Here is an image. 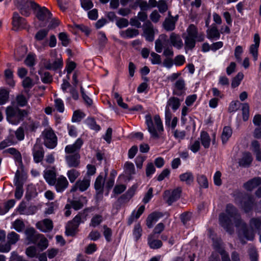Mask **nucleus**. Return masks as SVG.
<instances>
[{
	"instance_id": "f257e3e1",
	"label": "nucleus",
	"mask_w": 261,
	"mask_h": 261,
	"mask_svg": "<svg viewBox=\"0 0 261 261\" xmlns=\"http://www.w3.org/2000/svg\"><path fill=\"white\" fill-rule=\"evenodd\" d=\"M226 213H222L219 215L220 224L227 232L231 234L234 232V228L231 218H232L236 227L238 228V235L242 244H246L244 238L252 241L254 237L252 230L247 228L246 224L242 220L238 210L231 204H228L226 207Z\"/></svg>"
},
{
	"instance_id": "f03ea898",
	"label": "nucleus",
	"mask_w": 261,
	"mask_h": 261,
	"mask_svg": "<svg viewBox=\"0 0 261 261\" xmlns=\"http://www.w3.org/2000/svg\"><path fill=\"white\" fill-rule=\"evenodd\" d=\"M148 130L150 133V140L156 141L162 138L164 132V127L158 115L151 118L150 114H148Z\"/></svg>"
},
{
	"instance_id": "7ed1b4c3",
	"label": "nucleus",
	"mask_w": 261,
	"mask_h": 261,
	"mask_svg": "<svg viewBox=\"0 0 261 261\" xmlns=\"http://www.w3.org/2000/svg\"><path fill=\"white\" fill-rule=\"evenodd\" d=\"M234 200L236 203L238 204L245 213H248L252 210L254 199L253 197L249 194L238 192L235 195Z\"/></svg>"
},
{
	"instance_id": "20e7f679",
	"label": "nucleus",
	"mask_w": 261,
	"mask_h": 261,
	"mask_svg": "<svg viewBox=\"0 0 261 261\" xmlns=\"http://www.w3.org/2000/svg\"><path fill=\"white\" fill-rule=\"evenodd\" d=\"M6 113L7 120L13 124L18 123L27 115V112L25 110L14 108L11 106L6 108Z\"/></svg>"
},
{
	"instance_id": "39448f33",
	"label": "nucleus",
	"mask_w": 261,
	"mask_h": 261,
	"mask_svg": "<svg viewBox=\"0 0 261 261\" xmlns=\"http://www.w3.org/2000/svg\"><path fill=\"white\" fill-rule=\"evenodd\" d=\"M17 6L22 15L28 16L30 14L29 7L36 9V7H39V5L31 0H17Z\"/></svg>"
},
{
	"instance_id": "423d86ee",
	"label": "nucleus",
	"mask_w": 261,
	"mask_h": 261,
	"mask_svg": "<svg viewBox=\"0 0 261 261\" xmlns=\"http://www.w3.org/2000/svg\"><path fill=\"white\" fill-rule=\"evenodd\" d=\"M45 145L49 148H54L57 144V138L53 130L46 129L43 133Z\"/></svg>"
},
{
	"instance_id": "0eeeda50",
	"label": "nucleus",
	"mask_w": 261,
	"mask_h": 261,
	"mask_svg": "<svg viewBox=\"0 0 261 261\" xmlns=\"http://www.w3.org/2000/svg\"><path fill=\"white\" fill-rule=\"evenodd\" d=\"M82 222L81 215H76L66 226L65 233L67 236H74L76 234L80 224Z\"/></svg>"
},
{
	"instance_id": "6e6552de",
	"label": "nucleus",
	"mask_w": 261,
	"mask_h": 261,
	"mask_svg": "<svg viewBox=\"0 0 261 261\" xmlns=\"http://www.w3.org/2000/svg\"><path fill=\"white\" fill-rule=\"evenodd\" d=\"M181 189L180 188H177L174 189L171 193L170 191L166 190L164 193V199L166 200L168 205H170L173 202L179 198Z\"/></svg>"
},
{
	"instance_id": "1a4fd4ad",
	"label": "nucleus",
	"mask_w": 261,
	"mask_h": 261,
	"mask_svg": "<svg viewBox=\"0 0 261 261\" xmlns=\"http://www.w3.org/2000/svg\"><path fill=\"white\" fill-rule=\"evenodd\" d=\"M24 234L28 244H37L39 238L41 237V234L38 233L33 227L27 228L24 231Z\"/></svg>"
},
{
	"instance_id": "9d476101",
	"label": "nucleus",
	"mask_w": 261,
	"mask_h": 261,
	"mask_svg": "<svg viewBox=\"0 0 261 261\" xmlns=\"http://www.w3.org/2000/svg\"><path fill=\"white\" fill-rule=\"evenodd\" d=\"M36 12L37 18L41 21H47L48 19L51 18L52 15L51 12L45 7H36L35 9Z\"/></svg>"
},
{
	"instance_id": "9b49d317",
	"label": "nucleus",
	"mask_w": 261,
	"mask_h": 261,
	"mask_svg": "<svg viewBox=\"0 0 261 261\" xmlns=\"http://www.w3.org/2000/svg\"><path fill=\"white\" fill-rule=\"evenodd\" d=\"M63 66L62 57H57L54 60H46L44 62V67L48 70H56L61 68Z\"/></svg>"
},
{
	"instance_id": "f8f14e48",
	"label": "nucleus",
	"mask_w": 261,
	"mask_h": 261,
	"mask_svg": "<svg viewBox=\"0 0 261 261\" xmlns=\"http://www.w3.org/2000/svg\"><path fill=\"white\" fill-rule=\"evenodd\" d=\"M90 179L87 178H84L82 180H77L75 185L72 187L70 190L71 192H74L77 189L81 191H86L90 186Z\"/></svg>"
},
{
	"instance_id": "ddd939ff",
	"label": "nucleus",
	"mask_w": 261,
	"mask_h": 261,
	"mask_svg": "<svg viewBox=\"0 0 261 261\" xmlns=\"http://www.w3.org/2000/svg\"><path fill=\"white\" fill-rule=\"evenodd\" d=\"M209 236L213 242V246L215 249L219 253L221 250H224L223 247V242L221 239L218 237L215 232L211 229L209 230Z\"/></svg>"
},
{
	"instance_id": "4468645a",
	"label": "nucleus",
	"mask_w": 261,
	"mask_h": 261,
	"mask_svg": "<svg viewBox=\"0 0 261 261\" xmlns=\"http://www.w3.org/2000/svg\"><path fill=\"white\" fill-rule=\"evenodd\" d=\"M36 227L41 231L46 232L51 231L53 228V224L51 220L45 219L36 224Z\"/></svg>"
},
{
	"instance_id": "2eb2a0df",
	"label": "nucleus",
	"mask_w": 261,
	"mask_h": 261,
	"mask_svg": "<svg viewBox=\"0 0 261 261\" xmlns=\"http://www.w3.org/2000/svg\"><path fill=\"white\" fill-rule=\"evenodd\" d=\"M261 185V177H254L243 184V187L248 191H252Z\"/></svg>"
},
{
	"instance_id": "dca6fc26",
	"label": "nucleus",
	"mask_w": 261,
	"mask_h": 261,
	"mask_svg": "<svg viewBox=\"0 0 261 261\" xmlns=\"http://www.w3.org/2000/svg\"><path fill=\"white\" fill-rule=\"evenodd\" d=\"M54 185L57 192H62L67 188L68 181L65 177L60 176L56 179Z\"/></svg>"
},
{
	"instance_id": "f3484780",
	"label": "nucleus",
	"mask_w": 261,
	"mask_h": 261,
	"mask_svg": "<svg viewBox=\"0 0 261 261\" xmlns=\"http://www.w3.org/2000/svg\"><path fill=\"white\" fill-rule=\"evenodd\" d=\"M44 156V151L42 147L36 144L33 148V157L35 162L37 163L41 162Z\"/></svg>"
},
{
	"instance_id": "a211bd4d",
	"label": "nucleus",
	"mask_w": 261,
	"mask_h": 261,
	"mask_svg": "<svg viewBox=\"0 0 261 261\" xmlns=\"http://www.w3.org/2000/svg\"><path fill=\"white\" fill-rule=\"evenodd\" d=\"M48 32V29H41L36 33L35 36V39L36 41L38 42L43 41L42 43L43 46H46L47 44V36Z\"/></svg>"
},
{
	"instance_id": "6ab92c4d",
	"label": "nucleus",
	"mask_w": 261,
	"mask_h": 261,
	"mask_svg": "<svg viewBox=\"0 0 261 261\" xmlns=\"http://www.w3.org/2000/svg\"><path fill=\"white\" fill-rule=\"evenodd\" d=\"M169 40L171 44L178 49L181 48L183 46L182 41L178 34L174 32L171 33Z\"/></svg>"
},
{
	"instance_id": "aec40b11",
	"label": "nucleus",
	"mask_w": 261,
	"mask_h": 261,
	"mask_svg": "<svg viewBox=\"0 0 261 261\" xmlns=\"http://www.w3.org/2000/svg\"><path fill=\"white\" fill-rule=\"evenodd\" d=\"M80 155L78 153L69 155L66 156V160L69 167H76L80 164Z\"/></svg>"
},
{
	"instance_id": "412c9836",
	"label": "nucleus",
	"mask_w": 261,
	"mask_h": 261,
	"mask_svg": "<svg viewBox=\"0 0 261 261\" xmlns=\"http://www.w3.org/2000/svg\"><path fill=\"white\" fill-rule=\"evenodd\" d=\"M44 177L46 182L50 185L53 186L56 181V173L54 170H46L44 172Z\"/></svg>"
},
{
	"instance_id": "4be33fe9",
	"label": "nucleus",
	"mask_w": 261,
	"mask_h": 261,
	"mask_svg": "<svg viewBox=\"0 0 261 261\" xmlns=\"http://www.w3.org/2000/svg\"><path fill=\"white\" fill-rule=\"evenodd\" d=\"M83 144V142L82 140L79 138L74 144L66 146L65 151L67 153L75 152L80 150Z\"/></svg>"
},
{
	"instance_id": "5701e85b",
	"label": "nucleus",
	"mask_w": 261,
	"mask_h": 261,
	"mask_svg": "<svg viewBox=\"0 0 261 261\" xmlns=\"http://www.w3.org/2000/svg\"><path fill=\"white\" fill-rule=\"evenodd\" d=\"M13 24L17 28H24L25 25V19L21 17L17 13H14L13 17Z\"/></svg>"
},
{
	"instance_id": "b1692460",
	"label": "nucleus",
	"mask_w": 261,
	"mask_h": 261,
	"mask_svg": "<svg viewBox=\"0 0 261 261\" xmlns=\"http://www.w3.org/2000/svg\"><path fill=\"white\" fill-rule=\"evenodd\" d=\"M163 216V214L160 212L155 211L149 214L148 216L149 223H148V227H151L152 226V223L155 222L158 220Z\"/></svg>"
},
{
	"instance_id": "393cba45",
	"label": "nucleus",
	"mask_w": 261,
	"mask_h": 261,
	"mask_svg": "<svg viewBox=\"0 0 261 261\" xmlns=\"http://www.w3.org/2000/svg\"><path fill=\"white\" fill-rule=\"evenodd\" d=\"M252 161L251 155L249 152L243 154L242 158L239 161V164L240 166L247 167L249 166Z\"/></svg>"
},
{
	"instance_id": "a878e982",
	"label": "nucleus",
	"mask_w": 261,
	"mask_h": 261,
	"mask_svg": "<svg viewBox=\"0 0 261 261\" xmlns=\"http://www.w3.org/2000/svg\"><path fill=\"white\" fill-rule=\"evenodd\" d=\"M145 210V206L144 205H141L138 208L136 214H135V212L134 211L133 213L132 214L131 216L129 217L127 223L128 225H131L133 222L134 221L135 219H138L141 215L143 213V212Z\"/></svg>"
},
{
	"instance_id": "bb28decb",
	"label": "nucleus",
	"mask_w": 261,
	"mask_h": 261,
	"mask_svg": "<svg viewBox=\"0 0 261 261\" xmlns=\"http://www.w3.org/2000/svg\"><path fill=\"white\" fill-rule=\"evenodd\" d=\"M232 134V130L230 126H226L223 128L221 135V140L223 144L227 142L229 138L231 136Z\"/></svg>"
},
{
	"instance_id": "cd10ccee",
	"label": "nucleus",
	"mask_w": 261,
	"mask_h": 261,
	"mask_svg": "<svg viewBox=\"0 0 261 261\" xmlns=\"http://www.w3.org/2000/svg\"><path fill=\"white\" fill-rule=\"evenodd\" d=\"M163 28L168 32H171L175 29V21L171 18H165L162 24Z\"/></svg>"
},
{
	"instance_id": "c85d7f7f",
	"label": "nucleus",
	"mask_w": 261,
	"mask_h": 261,
	"mask_svg": "<svg viewBox=\"0 0 261 261\" xmlns=\"http://www.w3.org/2000/svg\"><path fill=\"white\" fill-rule=\"evenodd\" d=\"M206 33L208 39H219L220 36V34L215 25H213L210 29H208Z\"/></svg>"
},
{
	"instance_id": "c756f323",
	"label": "nucleus",
	"mask_w": 261,
	"mask_h": 261,
	"mask_svg": "<svg viewBox=\"0 0 261 261\" xmlns=\"http://www.w3.org/2000/svg\"><path fill=\"white\" fill-rule=\"evenodd\" d=\"M139 34V32L136 29L128 28L125 31H121L120 35L124 38H133Z\"/></svg>"
},
{
	"instance_id": "7c9ffc66",
	"label": "nucleus",
	"mask_w": 261,
	"mask_h": 261,
	"mask_svg": "<svg viewBox=\"0 0 261 261\" xmlns=\"http://www.w3.org/2000/svg\"><path fill=\"white\" fill-rule=\"evenodd\" d=\"M105 183V179L101 175H99L96 179L94 187L96 191H99V193H102Z\"/></svg>"
},
{
	"instance_id": "2f4dec72",
	"label": "nucleus",
	"mask_w": 261,
	"mask_h": 261,
	"mask_svg": "<svg viewBox=\"0 0 261 261\" xmlns=\"http://www.w3.org/2000/svg\"><path fill=\"white\" fill-rule=\"evenodd\" d=\"M169 106L171 107L173 110H176L180 106L179 99L175 97L170 98L168 101L166 107L169 108Z\"/></svg>"
},
{
	"instance_id": "473e14b6",
	"label": "nucleus",
	"mask_w": 261,
	"mask_h": 261,
	"mask_svg": "<svg viewBox=\"0 0 261 261\" xmlns=\"http://www.w3.org/2000/svg\"><path fill=\"white\" fill-rule=\"evenodd\" d=\"M200 137L202 145L205 148H208L211 142V139L208 134L206 132L202 131Z\"/></svg>"
},
{
	"instance_id": "72a5a7b5",
	"label": "nucleus",
	"mask_w": 261,
	"mask_h": 261,
	"mask_svg": "<svg viewBox=\"0 0 261 261\" xmlns=\"http://www.w3.org/2000/svg\"><path fill=\"white\" fill-rule=\"evenodd\" d=\"M180 180L185 181L187 184L190 185L194 181V176L191 172H186L179 176Z\"/></svg>"
},
{
	"instance_id": "f704fd0d",
	"label": "nucleus",
	"mask_w": 261,
	"mask_h": 261,
	"mask_svg": "<svg viewBox=\"0 0 261 261\" xmlns=\"http://www.w3.org/2000/svg\"><path fill=\"white\" fill-rule=\"evenodd\" d=\"M7 242L11 245L16 244L19 240V235L14 231H12L7 234Z\"/></svg>"
},
{
	"instance_id": "c9c22d12",
	"label": "nucleus",
	"mask_w": 261,
	"mask_h": 261,
	"mask_svg": "<svg viewBox=\"0 0 261 261\" xmlns=\"http://www.w3.org/2000/svg\"><path fill=\"white\" fill-rule=\"evenodd\" d=\"M165 225L163 223H160L156 225L153 229V233L150 235V240L152 238H156L158 235L164 229Z\"/></svg>"
},
{
	"instance_id": "e433bc0d",
	"label": "nucleus",
	"mask_w": 261,
	"mask_h": 261,
	"mask_svg": "<svg viewBox=\"0 0 261 261\" xmlns=\"http://www.w3.org/2000/svg\"><path fill=\"white\" fill-rule=\"evenodd\" d=\"M12 227L17 232H22L25 228V224L23 221L20 219H16L12 223Z\"/></svg>"
},
{
	"instance_id": "4c0bfd02",
	"label": "nucleus",
	"mask_w": 261,
	"mask_h": 261,
	"mask_svg": "<svg viewBox=\"0 0 261 261\" xmlns=\"http://www.w3.org/2000/svg\"><path fill=\"white\" fill-rule=\"evenodd\" d=\"M9 93L5 89H0V105H4L9 99Z\"/></svg>"
},
{
	"instance_id": "58836bf2",
	"label": "nucleus",
	"mask_w": 261,
	"mask_h": 261,
	"mask_svg": "<svg viewBox=\"0 0 261 261\" xmlns=\"http://www.w3.org/2000/svg\"><path fill=\"white\" fill-rule=\"evenodd\" d=\"M182 37L185 39L186 47L190 49H193L195 46L196 38L190 37L187 36L185 37H184V35L182 36Z\"/></svg>"
},
{
	"instance_id": "ea45409f",
	"label": "nucleus",
	"mask_w": 261,
	"mask_h": 261,
	"mask_svg": "<svg viewBox=\"0 0 261 261\" xmlns=\"http://www.w3.org/2000/svg\"><path fill=\"white\" fill-rule=\"evenodd\" d=\"M188 35L187 36L197 38L198 30L194 24H190L187 30Z\"/></svg>"
},
{
	"instance_id": "a19ab883",
	"label": "nucleus",
	"mask_w": 261,
	"mask_h": 261,
	"mask_svg": "<svg viewBox=\"0 0 261 261\" xmlns=\"http://www.w3.org/2000/svg\"><path fill=\"white\" fill-rule=\"evenodd\" d=\"M128 195L126 193L122 195L115 203L114 206H116V208L118 210L120 207L121 204L128 201L131 198H128Z\"/></svg>"
},
{
	"instance_id": "79ce46f5",
	"label": "nucleus",
	"mask_w": 261,
	"mask_h": 261,
	"mask_svg": "<svg viewBox=\"0 0 261 261\" xmlns=\"http://www.w3.org/2000/svg\"><path fill=\"white\" fill-rule=\"evenodd\" d=\"M26 53L27 49L25 48L22 47L19 48L17 51L14 53L15 60L18 61H21L24 57Z\"/></svg>"
},
{
	"instance_id": "37998d69",
	"label": "nucleus",
	"mask_w": 261,
	"mask_h": 261,
	"mask_svg": "<svg viewBox=\"0 0 261 261\" xmlns=\"http://www.w3.org/2000/svg\"><path fill=\"white\" fill-rule=\"evenodd\" d=\"M59 39L62 42V45L67 46L70 43V39L68 35L65 32H62L59 34Z\"/></svg>"
},
{
	"instance_id": "c03bdc74",
	"label": "nucleus",
	"mask_w": 261,
	"mask_h": 261,
	"mask_svg": "<svg viewBox=\"0 0 261 261\" xmlns=\"http://www.w3.org/2000/svg\"><path fill=\"white\" fill-rule=\"evenodd\" d=\"M67 175L70 181L72 183L79 176L80 173L75 169H71L68 171Z\"/></svg>"
},
{
	"instance_id": "a18cd8bd",
	"label": "nucleus",
	"mask_w": 261,
	"mask_h": 261,
	"mask_svg": "<svg viewBox=\"0 0 261 261\" xmlns=\"http://www.w3.org/2000/svg\"><path fill=\"white\" fill-rule=\"evenodd\" d=\"M250 226L252 229H259L261 227V218H253L250 220Z\"/></svg>"
},
{
	"instance_id": "49530a36",
	"label": "nucleus",
	"mask_w": 261,
	"mask_h": 261,
	"mask_svg": "<svg viewBox=\"0 0 261 261\" xmlns=\"http://www.w3.org/2000/svg\"><path fill=\"white\" fill-rule=\"evenodd\" d=\"M25 64L29 67H33L35 64V55L30 53L24 60Z\"/></svg>"
},
{
	"instance_id": "de8ad7c7",
	"label": "nucleus",
	"mask_w": 261,
	"mask_h": 261,
	"mask_svg": "<svg viewBox=\"0 0 261 261\" xmlns=\"http://www.w3.org/2000/svg\"><path fill=\"white\" fill-rule=\"evenodd\" d=\"M197 181L202 188H207L208 186V181L206 177L204 175H201L197 176Z\"/></svg>"
},
{
	"instance_id": "09e8293b",
	"label": "nucleus",
	"mask_w": 261,
	"mask_h": 261,
	"mask_svg": "<svg viewBox=\"0 0 261 261\" xmlns=\"http://www.w3.org/2000/svg\"><path fill=\"white\" fill-rule=\"evenodd\" d=\"M155 31L151 22L148 20V41H152L154 40Z\"/></svg>"
},
{
	"instance_id": "8fccbe9b",
	"label": "nucleus",
	"mask_w": 261,
	"mask_h": 261,
	"mask_svg": "<svg viewBox=\"0 0 261 261\" xmlns=\"http://www.w3.org/2000/svg\"><path fill=\"white\" fill-rule=\"evenodd\" d=\"M242 115L244 121H246L248 119L249 116V107L248 103H244L242 105Z\"/></svg>"
},
{
	"instance_id": "3c124183",
	"label": "nucleus",
	"mask_w": 261,
	"mask_h": 261,
	"mask_svg": "<svg viewBox=\"0 0 261 261\" xmlns=\"http://www.w3.org/2000/svg\"><path fill=\"white\" fill-rule=\"evenodd\" d=\"M160 39H158L155 41V50L158 53H161L162 50V43L161 39L166 40L167 39V35L162 34L160 36Z\"/></svg>"
},
{
	"instance_id": "603ef678",
	"label": "nucleus",
	"mask_w": 261,
	"mask_h": 261,
	"mask_svg": "<svg viewBox=\"0 0 261 261\" xmlns=\"http://www.w3.org/2000/svg\"><path fill=\"white\" fill-rule=\"evenodd\" d=\"M243 76L244 75L242 73H238V74L232 80V87L236 88L238 87L240 85V82L243 79Z\"/></svg>"
},
{
	"instance_id": "864d4df0",
	"label": "nucleus",
	"mask_w": 261,
	"mask_h": 261,
	"mask_svg": "<svg viewBox=\"0 0 261 261\" xmlns=\"http://www.w3.org/2000/svg\"><path fill=\"white\" fill-rule=\"evenodd\" d=\"M102 221V216L99 215H96L92 218L90 225L94 227H95L98 225H99Z\"/></svg>"
},
{
	"instance_id": "5fc2aeb1",
	"label": "nucleus",
	"mask_w": 261,
	"mask_h": 261,
	"mask_svg": "<svg viewBox=\"0 0 261 261\" xmlns=\"http://www.w3.org/2000/svg\"><path fill=\"white\" fill-rule=\"evenodd\" d=\"M126 174L131 175L135 173V167L132 163L127 162L124 165Z\"/></svg>"
},
{
	"instance_id": "6e6d98bb",
	"label": "nucleus",
	"mask_w": 261,
	"mask_h": 261,
	"mask_svg": "<svg viewBox=\"0 0 261 261\" xmlns=\"http://www.w3.org/2000/svg\"><path fill=\"white\" fill-rule=\"evenodd\" d=\"M37 243L38 246L40 247L41 250H44L48 246V241L42 234H41V237L39 238V241Z\"/></svg>"
},
{
	"instance_id": "4d7b16f0",
	"label": "nucleus",
	"mask_w": 261,
	"mask_h": 261,
	"mask_svg": "<svg viewBox=\"0 0 261 261\" xmlns=\"http://www.w3.org/2000/svg\"><path fill=\"white\" fill-rule=\"evenodd\" d=\"M39 74L41 75V80L44 83L48 84L51 82L53 78L48 72H45L43 73L39 72Z\"/></svg>"
},
{
	"instance_id": "13d9d810",
	"label": "nucleus",
	"mask_w": 261,
	"mask_h": 261,
	"mask_svg": "<svg viewBox=\"0 0 261 261\" xmlns=\"http://www.w3.org/2000/svg\"><path fill=\"white\" fill-rule=\"evenodd\" d=\"M248 254L251 261H257L258 253L256 248L251 247L248 250Z\"/></svg>"
},
{
	"instance_id": "bf43d9fd",
	"label": "nucleus",
	"mask_w": 261,
	"mask_h": 261,
	"mask_svg": "<svg viewBox=\"0 0 261 261\" xmlns=\"http://www.w3.org/2000/svg\"><path fill=\"white\" fill-rule=\"evenodd\" d=\"M17 105L20 107H24L27 105L28 100L22 94H18L16 97Z\"/></svg>"
},
{
	"instance_id": "052dcab7",
	"label": "nucleus",
	"mask_w": 261,
	"mask_h": 261,
	"mask_svg": "<svg viewBox=\"0 0 261 261\" xmlns=\"http://www.w3.org/2000/svg\"><path fill=\"white\" fill-rule=\"evenodd\" d=\"M82 7L85 10H89L93 7V4L91 0H81Z\"/></svg>"
},
{
	"instance_id": "680f3d73",
	"label": "nucleus",
	"mask_w": 261,
	"mask_h": 261,
	"mask_svg": "<svg viewBox=\"0 0 261 261\" xmlns=\"http://www.w3.org/2000/svg\"><path fill=\"white\" fill-rule=\"evenodd\" d=\"M86 123L92 129L99 130L100 128V126L96 124L94 119L93 118H88L86 120Z\"/></svg>"
},
{
	"instance_id": "e2e57ef3",
	"label": "nucleus",
	"mask_w": 261,
	"mask_h": 261,
	"mask_svg": "<svg viewBox=\"0 0 261 261\" xmlns=\"http://www.w3.org/2000/svg\"><path fill=\"white\" fill-rule=\"evenodd\" d=\"M84 116L85 114L79 111H75L73 113L72 120L73 122H79L84 117Z\"/></svg>"
},
{
	"instance_id": "0e129e2a",
	"label": "nucleus",
	"mask_w": 261,
	"mask_h": 261,
	"mask_svg": "<svg viewBox=\"0 0 261 261\" xmlns=\"http://www.w3.org/2000/svg\"><path fill=\"white\" fill-rule=\"evenodd\" d=\"M25 253L30 257H34L37 254V249L34 246H30L26 249Z\"/></svg>"
},
{
	"instance_id": "69168bd1",
	"label": "nucleus",
	"mask_w": 261,
	"mask_h": 261,
	"mask_svg": "<svg viewBox=\"0 0 261 261\" xmlns=\"http://www.w3.org/2000/svg\"><path fill=\"white\" fill-rule=\"evenodd\" d=\"M55 107L59 112H63L64 110V106L61 99H56L55 100Z\"/></svg>"
},
{
	"instance_id": "338daca9",
	"label": "nucleus",
	"mask_w": 261,
	"mask_h": 261,
	"mask_svg": "<svg viewBox=\"0 0 261 261\" xmlns=\"http://www.w3.org/2000/svg\"><path fill=\"white\" fill-rule=\"evenodd\" d=\"M158 7L159 11L163 13L168 10V6L165 1L160 0L159 2Z\"/></svg>"
},
{
	"instance_id": "774afa93",
	"label": "nucleus",
	"mask_w": 261,
	"mask_h": 261,
	"mask_svg": "<svg viewBox=\"0 0 261 261\" xmlns=\"http://www.w3.org/2000/svg\"><path fill=\"white\" fill-rule=\"evenodd\" d=\"M149 246L152 249H158L162 246V242L159 240H153L150 241L149 242Z\"/></svg>"
}]
</instances>
